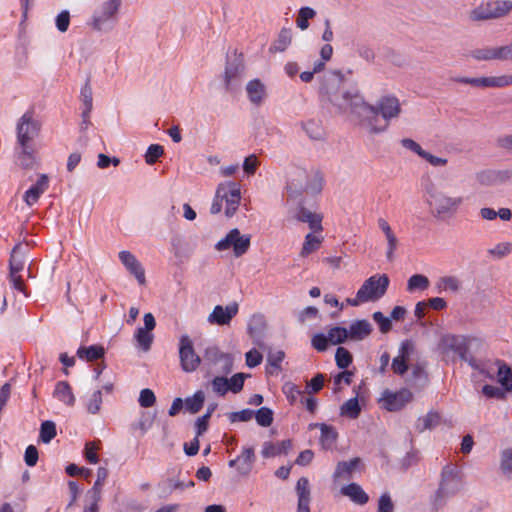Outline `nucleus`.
I'll list each match as a JSON object with an SVG mask.
<instances>
[{
  "label": "nucleus",
  "mask_w": 512,
  "mask_h": 512,
  "mask_svg": "<svg viewBox=\"0 0 512 512\" xmlns=\"http://www.w3.org/2000/svg\"><path fill=\"white\" fill-rule=\"evenodd\" d=\"M122 0H107L103 2L92 16L91 26L97 31L111 28L121 6Z\"/></svg>",
  "instance_id": "obj_8"
},
{
  "label": "nucleus",
  "mask_w": 512,
  "mask_h": 512,
  "mask_svg": "<svg viewBox=\"0 0 512 512\" xmlns=\"http://www.w3.org/2000/svg\"><path fill=\"white\" fill-rule=\"evenodd\" d=\"M301 126L310 139L321 140L324 138V129L319 121L310 119L302 122Z\"/></svg>",
  "instance_id": "obj_38"
},
{
  "label": "nucleus",
  "mask_w": 512,
  "mask_h": 512,
  "mask_svg": "<svg viewBox=\"0 0 512 512\" xmlns=\"http://www.w3.org/2000/svg\"><path fill=\"white\" fill-rule=\"evenodd\" d=\"M322 231L308 233L305 237V240L303 242L302 246V252L301 255L304 254H312L315 253L321 246V243L323 241V237L321 235Z\"/></svg>",
  "instance_id": "obj_32"
},
{
  "label": "nucleus",
  "mask_w": 512,
  "mask_h": 512,
  "mask_svg": "<svg viewBox=\"0 0 512 512\" xmlns=\"http://www.w3.org/2000/svg\"><path fill=\"white\" fill-rule=\"evenodd\" d=\"M204 402L205 394L202 390H198L192 396L185 399L184 407L189 413L196 414L202 409Z\"/></svg>",
  "instance_id": "obj_37"
},
{
  "label": "nucleus",
  "mask_w": 512,
  "mask_h": 512,
  "mask_svg": "<svg viewBox=\"0 0 512 512\" xmlns=\"http://www.w3.org/2000/svg\"><path fill=\"white\" fill-rule=\"evenodd\" d=\"M126 269L135 276L140 285H144L146 282L145 271L141 263L137 258H121Z\"/></svg>",
  "instance_id": "obj_33"
},
{
  "label": "nucleus",
  "mask_w": 512,
  "mask_h": 512,
  "mask_svg": "<svg viewBox=\"0 0 512 512\" xmlns=\"http://www.w3.org/2000/svg\"><path fill=\"white\" fill-rule=\"evenodd\" d=\"M108 477V470L105 467H99L97 470V479L93 487L87 492L90 500L101 501L102 487Z\"/></svg>",
  "instance_id": "obj_30"
},
{
  "label": "nucleus",
  "mask_w": 512,
  "mask_h": 512,
  "mask_svg": "<svg viewBox=\"0 0 512 512\" xmlns=\"http://www.w3.org/2000/svg\"><path fill=\"white\" fill-rule=\"evenodd\" d=\"M329 343L330 340L328 338V335H325L323 333L315 334L311 340L312 347L318 352L326 351Z\"/></svg>",
  "instance_id": "obj_64"
},
{
  "label": "nucleus",
  "mask_w": 512,
  "mask_h": 512,
  "mask_svg": "<svg viewBox=\"0 0 512 512\" xmlns=\"http://www.w3.org/2000/svg\"><path fill=\"white\" fill-rule=\"evenodd\" d=\"M325 375L317 373L311 380L306 382V392L316 394L324 387Z\"/></svg>",
  "instance_id": "obj_58"
},
{
  "label": "nucleus",
  "mask_w": 512,
  "mask_h": 512,
  "mask_svg": "<svg viewBox=\"0 0 512 512\" xmlns=\"http://www.w3.org/2000/svg\"><path fill=\"white\" fill-rule=\"evenodd\" d=\"M440 423V415L437 412H429L424 417H420L416 423L418 432H423L427 429H433Z\"/></svg>",
  "instance_id": "obj_43"
},
{
  "label": "nucleus",
  "mask_w": 512,
  "mask_h": 512,
  "mask_svg": "<svg viewBox=\"0 0 512 512\" xmlns=\"http://www.w3.org/2000/svg\"><path fill=\"white\" fill-rule=\"evenodd\" d=\"M453 81L468 84L474 88H504L512 86V75L487 76V77H456Z\"/></svg>",
  "instance_id": "obj_11"
},
{
  "label": "nucleus",
  "mask_w": 512,
  "mask_h": 512,
  "mask_svg": "<svg viewBox=\"0 0 512 512\" xmlns=\"http://www.w3.org/2000/svg\"><path fill=\"white\" fill-rule=\"evenodd\" d=\"M41 129L40 122L34 117L32 111L24 113L17 122V146L26 147L35 146L34 140L39 135Z\"/></svg>",
  "instance_id": "obj_7"
},
{
  "label": "nucleus",
  "mask_w": 512,
  "mask_h": 512,
  "mask_svg": "<svg viewBox=\"0 0 512 512\" xmlns=\"http://www.w3.org/2000/svg\"><path fill=\"white\" fill-rule=\"evenodd\" d=\"M372 331V324L366 319L353 321L347 329L348 338L352 341H362L367 338Z\"/></svg>",
  "instance_id": "obj_22"
},
{
  "label": "nucleus",
  "mask_w": 512,
  "mask_h": 512,
  "mask_svg": "<svg viewBox=\"0 0 512 512\" xmlns=\"http://www.w3.org/2000/svg\"><path fill=\"white\" fill-rule=\"evenodd\" d=\"M239 457H241V460L237 466V471L240 475H248L255 460L254 449L252 447L244 448Z\"/></svg>",
  "instance_id": "obj_35"
},
{
  "label": "nucleus",
  "mask_w": 512,
  "mask_h": 512,
  "mask_svg": "<svg viewBox=\"0 0 512 512\" xmlns=\"http://www.w3.org/2000/svg\"><path fill=\"white\" fill-rule=\"evenodd\" d=\"M359 108L366 113L364 125L371 133L385 131L389 122L401 113L399 99L390 95L381 97L375 106L364 102Z\"/></svg>",
  "instance_id": "obj_3"
},
{
  "label": "nucleus",
  "mask_w": 512,
  "mask_h": 512,
  "mask_svg": "<svg viewBox=\"0 0 512 512\" xmlns=\"http://www.w3.org/2000/svg\"><path fill=\"white\" fill-rule=\"evenodd\" d=\"M470 55L477 61L499 60V46L477 48L472 50Z\"/></svg>",
  "instance_id": "obj_36"
},
{
  "label": "nucleus",
  "mask_w": 512,
  "mask_h": 512,
  "mask_svg": "<svg viewBox=\"0 0 512 512\" xmlns=\"http://www.w3.org/2000/svg\"><path fill=\"white\" fill-rule=\"evenodd\" d=\"M80 99L84 106V114L87 116V113H91L93 108L92 88L89 78L81 89Z\"/></svg>",
  "instance_id": "obj_49"
},
{
  "label": "nucleus",
  "mask_w": 512,
  "mask_h": 512,
  "mask_svg": "<svg viewBox=\"0 0 512 512\" xmlns=\"http://www.w3.org/2000/svg\"><path fill=\"white\" fill-rule=\"evenodd\" d=\"M211 385L213 391L220 396H224L229 391V379L226 377L216 376Z\"/></svg>",
  "instance_id": "obj_62"
},
{
  "label": "nucleus",
  "mask_w": 512,
  "mask_h": 512,
  "mask_svg": "<svg viewBox=\"0 0 512 512\" xmlns=\"http://www.w3.org/2000/svg\"><path fill=\"white\" fill-rule=\"evenodd\" d=\"M389 278L386 274H376L364 281L357 291L355 298H347L346 302L351 306H359L366 302H375L382 298L389 286Z\"/></svg>",
  "instance_id": "obj_6"
},
{
  "label": "nucleus",
  "mask_w": 512,
  "mask_h": 512,
  "mask_svg": "<svg viewBox=\"0 0 512 512\" xmlns=\"http://www.w3.org/2000/svg\"><path fill=\"white\" fill-rule=\"evenodd\" d=\"M54 397L68 406H73L75 403V396L72 388L66 381H59L53 393Z\"/></svg>",
  "instance_id": "obj_29"
},
{
  "label": "nucleus",
  "mask_w": 512,
  "mask_h": 512,
  "mask_svg": "<svg viewBox=\"0 0 512 512\" xmlns=\"http://www.w3.org/2000/svg\"><path fill=\"white\" fill-rule=\"evenodd\" d=\"M413 346L410 341L405 340L401 343L398 355L393 359L391 368L397 375H404L408 370V360L412 353Z\"/></svg>",
  "instance_id": "obj_19"
},
{
  "label": "nucleus",
  "mask_w": 512,
  "mask_h": 512,
  "mask_svg": "<svg viewBox=\"0 0 512 512\" xmlns=\"http://www.w3.org/2000/svg\"><path fill=\"white\" fill-rule=\"evenodd\" d=\"M283 392L285 393L289 403L292 405L295 404L298 401V399H300L301 402L304 401V392L293 383H286L283 386Z\"/></svg>",
  "instance_id": "obj_52"
},
{
  "label": "nucleus",
  "mask_w": 512,
  "mask_h": 512,
  "mask_svg": "<svg viewBox=\"0 0 512 512\" xmlns=\"http://www.w3.org/2000/svg\"><path fill=\"white\" fill-rule=\"evenodd\" d=\"M322 189V177L315 173L310 175L301 167H292L287 173L286 191L290 198L296 199L303 193H319Z\"/></svg>",
  "instance_id": "obj_4"
},
{
  "label": "nucleus",
  "mask_w": 512,
  "mask_h": 512,
  "mask_svg": "<svg viewBox=\"0 0 512 512\" xmlns=\"http://www.w3.org/2000/svg\"><path fill=\"white\" fill-rule=\"evenodd\" d=\"M104 353V348L100 345H91L89 347L80 346L77 350V356L89 362L102 358Z\"/></svg>",
  "instance_id": "obj_34"
},
{
  "label": "nucleus",
  "mask_w": 512,
  "mask_h": 512,
  "mask_svg": "<svg viewBox=\"0 0 512 512\" xmlns=\"http://www.w3.org/2000/svg\"><path fill=\"white\" fill-rule=\"evenodd\" d=\"M429 287V280L422 274L412 275L407 283V290L414 292L415 290H426Z\"/></svg>",
  "instance_id": "obj_51"
},
{
  "label": "nucleus",
  "mask_w": 512,
  "mask_h": 512,
  "mask_svg": "<svg viewBox=\"0 0 512 512\" xmlns=\"http://www.w3.org/2000/svg\"><path fill=\"white\" fill-rule=\"evenodd\" d=\"M360 464L361 459L358 457H355L349 461L339 462L333 474L334 481L350 480L352 478L353 473Z\"/></svg>",
  "instance_id": "obj_23"
},
{
  "label": "nucleus",
  "mask_w": 512,
  "mask_h": 512,
  "mask_svg": "<svg viewBox=\"0 0 512 512\" xmlns=\"http://www.w3.org/2000/svg\"><path fill=\"white\" fill-rule=\"evenodd\" d=\"M341 494L350 498L358 505H365L369 501L368 494L357 483H350L341 488Z\"/></svg>",
  "instance_id": "obj_26"
},
{
  "label": "nucleus",
  "mask_w": 512,
  "mask_h": 512,
  "mask_svg": "<svg viewBox=\"0 0 512 512\" xmlns=\"http://www.w3.org/2000/svg\"><path fill=\"white\" fill-rule=\"evenodd\" d=\"M482 394L486 398H493L498 400L506 399V392L504 388L486 384L482 387Z\"/></svg>",
  "instance_id": "obj_57"
},
{
  "label": "nucleus",
  "mask_w": 512,
  "mask_h": 512,
  "mask_svg": "<svg viewBox=\"0 0 512 512\" xmlns=\"http://www.w3.org/2000/svg\"><path fill=\"white\" fill-rule=\"evenodd\" d=\"M292 447L291 440H283L278 443L266 442L263 446L262 455L265 458L275 457L281 454H287Z\"/></svg>",
  "instance_id": "obj_28"
},
{
  "label": "nucleus",
  "mask_w": 512,
  "mask_h": 512,
  "mask_svg": "<svg viewBox=\"0 0 512 512\" xmlns=\"http://www.w3.org/2000/svg\"><path fill=\"white\" fill-rule=\"evenodd\" d=\"M461 287L460 280L455 276L440 277L436 282V288L439 292L452 291L457 292Z\"/></svg>",
  "instance_id": "obj_44"
},
{
  "label": "nucleus",
  "mask_w": 512,
  "mask_h": 512,
  "mask_svg": "<svg viewBox=\"0 0 512 512\" xmlns=\"http://www.w3.org/2000/svg\"><path fill=\"white\" fill-rule=\"evenodd\" d=\"M25 262L22 258H10L9 260V280L12 287L24 295L26 293V286L24 284L25 272L30 276V267L25 270Z\"/></svg>",
  "instance_id": "obj_14"
},
{
  "label": "nucleus",
  "mask_w": 512,
  "mask_h": 512,
  "mask_svg": "<svg viewBox=\"0 0 512 512\" xmlns=\"http://www.w3.org/2000/svg\"><path fill=\"white\" fill-rule=\"evenodd\" d=\"M493 19H499L508 15L512 10V1L496 0L489 1Z\"/></svg>",
  "instance_id": "obj_41"
},
{
  "label": "nucleus",
  "mask_w": 512,
  "mask_h": 512,
  "mask_svg": "<svg viewBox=\"0 0 512 512\" xmlns=\"http://www.w3.org/2000/svg\"><path fill=\"white\" fill-rule=\"evenodd\" d=\"M257 423L262 427H268L273 422V411L268 407H261L254 412Z\"/></svg>",
  "instance_id": "obj_54"
},
{
  "label": "nucleus",
  "mask_w": 512,
  "mask_h": 512,
  "mask_svg": "<svg viewBox=\"0 0 512 512\" xmlns=\"http://www.w3.org/2000/svg\"><path fill=\"white\" fill-rule=\"evenodd\" d=\"M428 382V376L423 367L416 364L412 368V378L410 379V385L412 387L423 388Z\"/></svg>",
  "instance_id": "obj_48"
},
{
  "label": "nucleus",
  "mask_w": 512,
  "mask_h": 512,
  "mask_svg": "<svg viewBox=\"0 0 512 512\" xmlns=\"http://www.w3.org/2000/svg\"><path fill=\"white\" fill-rule=\"evenodd\" d=\"M328 338L333 345L342 344L349 340L347 328L335 326L328 330Z\"/></svg>",
  "instance_id": "obj_50"
},
{
  "label": "nucleus",
  "mask_w": 512,
  "mask_h": 512,
  "mask_svg": "<svg viewBox=\"0 0 512 512\" xmlns=\"http://www.w3.org/2000/svg\"><path fill=\"white\" fill-rule=\"evenodd\" d=\"M464 482L460 469L456 465L448 464L443 467L438 490L433 499V507L442 508L447 500L456 496L463 488Z\"/></svg>",
  "instance_id": "obj_5"
},
{
  "label": "nucleus",
  "mask_w": 512,
  "mask_h": 512,
  "mask_svg": "<svg viewBox=\"0 0 512 512\" xmlns=\"http://www.w3.org/2000/svg\"><path fill=\"white\" fill-rule=\"evenodd\" d=\"M424 200L431 214L440 220L452 218L464 203V197L451 195L441 186L429 182L424 187Z\"/></svg>",
  "instance_id": "obj_2"
},
{
  "label": "nucleus",
  "mask_w": 512,
  "mask_h": 512,
  "mask_svg": "<svg viewBox=\"0 0 512 512\" xmlns=\"http://www.w3.org/2000/svg\"><path fill=\"white\" fill-rule=\"evenodd\" d=\"M179 357L181 367L185 372L195 371L201 363V359L196 354L193 343L188 335H183L180 338Z\"/></svg>",
  "instance_id": "obj_13"
},
{
  "label": "nucleus",
  "mask_w": 512,
  "mask_h": 512,
  "mask_svg": "<svg viewBox=\"0 0 512 512\" xmlns=\"http://www.w3.org/2000/svg\"><path fill=\"white\" fill-rule=\"evenodd\" d=\"M56 436V425L52 421H45L40 427V440L49 443Z\"/></svg>",
  "instance_id": "obj_55"
},
{
  "label": "nucleus",
  "mask_w": 512,
  "mask_h": 512,
  "mask_svg": "<svg viewBox=\"0 0 512 512\" xmlns=\"http://www.w3.org/2000/svg\"><path fill=\"white\" fill-rule=\"evenodd\" d=\"M164 153V149L159 144H151L145 154V161L147 164H154Z\"/></svg>",
  "instance_id": "obj_61"
},
{
  "label": "nucleus",
  "mask_w": 512,
  "mask_h": 512,
  "mask_svg": "<svg viewBox=\"0 0 512 512\" xmlns=\"http://www.w3.org/2000/svg\"><path fill=\"white\" fill-rule=\"evenodd\" d=\"M320 444L324 450H330L334 447L337 438L338 432L332 425H328L326 423H321L320 425Z\"/></svg>",
  "instance_id": "obj_27"
},
{
  "label": "nucleus",
  "mask_w": 512,
  "mask_h": 512,
  "mask_svg": "<svg viewBox=\"0 0 512 512\" xmlns=\"http://www.w3.org/2000/svg\"><path fill=\"white\" fill-rule=\"evenodd\" d=\"M469 364L473 369L478 370L479 373L481 375H483L485 378H487L489 380L495 379V374H496L495 362L492 363L490 361L482 362V361L471 360L469 362Z\"/></svg>",
  "instance_id": "obj_42"
},
{
  "label": "nucleus",
  "mask_w": 512,
  "mask_h": 512,
  "mask_svg": "<svg viewBox=\"0 0 512 512\" xmlns=\"http://www.w3.org/2000/svg\"><path fill=\"white\" fill-rule=\"evenodd\" d=\"M469 19L473 22L493 20L489 1L473 8L469 12Z\"/></svg>",
  "instance_id": "obj_40"
},
{
  "label": "nucleus",
  "mask_w": 512,
  "mask_h": 512,
  "mask_svg": "<svg viewBox=\"0 0 512 512\" xmlns=\"http://www.w3.org/2000/svg\"><path fill=\"white\" fill-rule=\"evenodd\" d=\"M497 381L505 391L512 392V369L503 360H496Z\"/></svg>",
  "instance_id": "obj_24"
},
{
  "label": "nucleus",
  "mask_w": 512,
  "mask_h": 512,
  "mask_svg": "<svg viewBox=\"0 0 512 512\" xmlns=\"http://www.w3.org/2000/svg\"><path fill=\"white\" fill-rule=\"evenodd\" d=\"M217 198L225 200V214L227 217H232L237 211L241 200V192L239 185L235 182H227L220 184L217 188Z\"/></svg>",
  "instance_id": "obj_12"
},
{
  "label": "nucleus",
  "mask_w": 512,
  "mask_h": 512,
  "mask_svg": "<svg viewBox=\"0 0 512 512\" xmlns=\"http://www.w3.org/2000/svg\"><path fill=\"white\" fill-rule=\"evenodd\" d=\"M440 345L446 349H450L457 353L461 358H464L466 353V346L459 341L455 335H445L441 338Z\"/></svg>",
  "instance_id": "obj_39"
},
{
  "label": "nucleus",
  "mask_w": 512,
  "mask_h": 512,
  "mask_svg": "<svg viewBox=\"0 0 512 512\" xmlns=\"http://www.w3.org/2000/svg\"><path fill=\"white\" fill-rule=\"evenodd\" d=\"M17 150V162L18 164L25 169L32 168L35 163V146L26 147H18Z\"/></svg>",
  "instance_id": "obj_31"
},
{
  "label": "nucleus",
  "mask_w": 512,
  "mask_h": 512,
  "mask_svg": "<svg viewBox=\"0 0 512 512\" xmlns=\"http://www.w3.org/2000/svg\"><path fill=\"white\" fill-rule=\"evenodd\" d=\"M135 337L143 350L147 351L150 349L151 343L153 341V335L150 333V331L140 327L137 329Z\"/></svg>",
  "instance_id": "obj_60"
},
{
  "label": "nucleus",
  "mask_w": 512,
  "mask_h": 512,
  "mask_svg": "<svg viewBox=\"0 0 512 512\" xmlns=\"http://www.w3.org/2000/svg\"><path fill=\"white\" fill-rule=\"evenodd\" d=\"M500 469L508 479L512 478V448L502 451Z\"/></svg>",
  "instance_id": "obj_53"
},
{
  "label": "nucleus",
  "mask_w": 512,
  "mask_h": 512,
  "mask_svg": "<svg viewBox=\"0 0 512 512\" xmlns=\"http://www.w3.org/2000/svg\"><path fill=\"white\" fill-rule=\"evenodd\" d=\"M297 220L308 223L309 228L314 232L322 231V216L318 213L311 212L305 207H299L296 213Z\"/></svg>",
  "instance_id": "obj_25"
},
{
  "label": "nucleus",
  "mask_w": 512,
  "mask_h": 512,
  "mask_svg": "<svg viewBox=\"0 0 512 512\" xmlns=\"http://www.w3.org/2000/svg\"><path fill=\"white\" fill-rule=\"evenodd\" d=\"M265 318L262 314H254L248 325V333L252 336L255 333H260L265 329Z\"/></svg>",
  "instance_id": "obj_59"
},
{
  "label": "nucleus",
  "mask_w": 512,
  "mask_h": 512,
  "mask_svg": "<svg viewBox=\"0 0 512 512\" xmlns=\"http://www.w3.org/2000/svg\"><path fill=\"white\" fill-rule=\"evenodd\" d=\"M336 364L339 368L345 369L352 363V354L344 347H338L335 353Z\"/></svg>",
  "instance_id": "obj_56"
},
{
  "label": "nucleus",
  "mask_w": 512,
  "mask_h": 512,
  "mask_svg": "<svg viewBox=\"0 0 512 512\" xmlns=\"http://www.w3.org/2000/svg\"><path fill=\"white\" fill-rule=\"evenodd\" d=\"M361 413L357 397L347 400L340 408V414L350 419H357Z\"/></svg>",
  "instance_id": "obj_45"
},
{
  "label": "nucleus",
  "mask_w": 512,
  "mask_h": 512,
  "mask_svg": "<svg viewBox=\"0 0 512 512\" xmlns=\"http://www.w3.org/2000/svg\"><path fill=\"white\" fill-rule=\"evenodd\" d=\"M373 320L378 324L379 326V330L382 332V333H388L391 329H392V322L391 320L384 316V314L380 311H377V312H374L373 315Z\"/></svg>",
  "instance_id": "obj_63"
},
{
  "label": "nucleus",
  "mask_w": 512,
  "mask_h": 512,
  "mask_svg": "<svg viewBox=\"0 0 512 512\" xmlns=\"http://www.w3.org/2000/svg\"><path fill=\"white\" fill-rule=\"evenodd\" d=\"M344 76L339 71H332L324 75L319 94L322 101L332 104L339 112H355L364 104L363 97L357 89L340 91Z\"/></svg>",
  "instance_id": "obj_1"
},
{
  "label": "nucleus",
  "mask_w": 512,
  "mask_h": 512,
  "mask_svg": "<svg viewBox=\"0 0 512 512\" xmlns=\"http://www.w3.org/2000/svg\"><path fill=\"white\" fill-rule=\"evenodd\" d=\"M412 393L408 389L397 392L386 390L382 396L383 407L388 411H399L412 400Z\"/></svg>",
  "instance_id": "obj_15"
},
{
  "label": "nucleus",
  "mask_w": 512,
  "mask_h": 512,
  "mask_svg": "<svg viewBox=\"0 0 512 512\" xmlns=\"http://www.w3.org/2000/svg\"><path fill=\"white\" fill-rule=\"evenodd\" d=\"M249 102L259 107L268 97L266 85L258 78L250 80L245 87Z\"/></svg>",
  "instance_id": "obj_18"
},
{
  "label": "nucleus",
  "mask_w": 512,
  "mask_h": 512,
  "mask_svg": "<svg viewBox=\"0 0 512 512\" xmlns=\"http://www.w3.org/2000/svg\"><path fill=\"white\" fill-rule=\"evenodd\" d=\"M291 39H292L291 30L283 28L280 31L274 44L271 46L270 50L275 51V52L285 51L287 49V47L290 45Z\"/></svg>",
  "instance_id": "obj_46"
},
{
  "label": "nucleus",
  "mask_w": 512,
  "mask_h": 512,
  "mask_svg": "<svg viewBox=\"0 0 512 512\" xmlns=\"http://www.w3.org/2000/svg\"><path fill=\"white\" fill-rule=\"evenodd\" d=\"M239 306L233 302L226 307L217 305L214 307L212 313L208 317V322L220 326L230 324L231 320L237 315Z\"/></svg>",
  "instance_id": "obj_17"
},
{
  "label": "nucleus",
  "mask_w": 512,
  "mask_h": 512,
  "mask_svg": "<svg viewBox=\"0 0 512 512\" xmlns=\"http://www.w3.org/2000/svg\"><path fill=\"white\" fill-rule=\"evenodd\" d=\"M49 178L46 174H41L34 185H32L24 194L23 199L27 205H34L40 196L48 189Z\"/></svg>",
  "instance_id": "obj_21"
},
{
  "label": "nucleus",
  "mask_w": 512,
  "mask_h": 512,
  "mask_svg": "<svg viewBox=\"0 0 512 512\" xmlns=\"http://www.w3.org/2000/svg\"><path fill=\"white\" fill-rule=\"evenodd\" d=\"M245 76V65L240 57L228 59L224 72V85L228 92H235L241 87Z\"/></svg>",
  "instance_id": "obj_10"
},
{
  "label": "nucleus",
  "mask_w": 512,
  "mask_h": 512,
  "mask_svg": "<svg viewBox=\"0 0 512 512\" xmlns=\"http://www.w3.org/2000/svg\"><path fill=\"white\" fill-rule=\"evenodd\" d=\"M250 247V236L241 234L240 231L235 228L232 229L225 238L218 241L215 245L217 251H225L233 249L235 256H241L245 254Z\"/></svg>",
  "instance_id": "obj_9"
},
{
  "label": "nucleus",
  "mask_w": 512,
  "mask_h": 512,
  "mask_svg": "<svg viewBox=\"0 0 512 512\" xmlns=\"http://www.w3.org/2000/svg\"><path fill=\"white\" fill-rule=\"evenodd\" d=\"M295 490L298 497L297 512H310L311 491L308 478H299Z\"/></svg>",
  "instance_id": "obj_20"
},
{
  "label": "nucleus",
  "mask_w": 512,
  "mask_h": 512,
  "mask_svg": "<svg viewBox=\"0 0 512 512\" xmlns=\"http://www.w3.org/2000/svg\"><path fill=\"white\" fill-rule=\"evenodd\" d=\"M316 16V11L310 7H302L298 11L296 25L302 31L308 29L309 20L313 19Z\"/></svg>",
  "instance_id": "obj_47"
},
{
  "label": "nucleus",
  "mask_w": 512,
  "mask_h": 512,
  "mask_svg": "<svg viewBox=\"0 0 512 512\" xmlns=\"http://www.w3.org/2000/svg\"><path fill=\"white\" fill-rule=\"evenodd\" d=\"M204 360L211 366L221 363V368L218 372H222L224 374L230 373L233 367L232 357L229 354L220 351L216 346L206 348Z\"/></svg>",
  "instance_id": "obj_16"
}]
</instances>
